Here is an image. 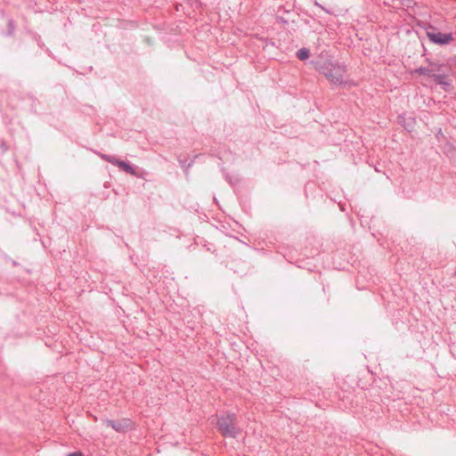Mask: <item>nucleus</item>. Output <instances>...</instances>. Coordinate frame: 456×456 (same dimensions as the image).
<instances>
[{"instance_id": "5", "label": "nucleus", "mask_w": 456, "mask_h": 456, "mask_svg": "<svg viewBox=\"0 0 456 456\" xmlns=\"http://www.w3.org/2000/svg\"><path fill=\"white\" fill-rule=\"evenodd\" d=\"M102 157L103 159H105L109 163H111V164L118 167L125 172H126L130 175H135L134 168L133 167H131L128 163L119 160V159H116L115 157L109 156V155H102Z\"/></svg>"}, {"instance_id": "2", "label": "nucleus", "mask_w": 456, "mask_h": 456, "mask_svg": "<svg viewBox=\"0 0 456 456\" xmlns=\"http://www.w3.org/2000/svg\"><path fill=\"white\" fill-rule=\"evenodd\" d=\"M236 417L233 413H227L218 418L217 427L224 436L236 437L240 430L234 426Z\"/></svg>"}, {"instance_id": "7", "label": "nucleus", "mask_w": 456, "mask_h": 456, "mask_svg": "<svg viewBox=\"0 0 456 456\" xmlns=\"http://www.w3.org/2000/svg\"><path fill=\"white\" fill-rule=\"evenodd\" d=\"M106 425L108 427L112 428L113 429H115L118 432H121L124 429L122 424L116 423L115 421H112V420H109V419L106 420Z\"/></svg>"}, {"instance_id": "9", "label": "nucleus", "mask_w": 456, "mask_h": 456, "mask_svg": "<svg viewBox=\"0 0 456 456\" xmlns=\"http://www.w3.org/2000/svg\"><path fill=\"white\" fill-rule=\"evenodd\" d=\"M67 456H84L80 452H70Z\"/></svg>"}, {"instance_id": "1", "label": "nucleus", "mask_w": 456, "mask_h": 456, "mask_svg": "<svg viewBox=\"0 0 456 456\" xmlns=\"http://www.w3.org/2000/svg\"><path fill=\"white\" fill-rule=\"evenodd\" d=\"M321 72L333 85H342L346 82L345 77L346 70L344 66L326 62L321 68Z\"/></svg>"}, {"instance_id": "4", "label": "nucleus", "mask_w": 456, "mask_h": 456, "mask_svg": "<svg viewBox=\"0 0 456 456\" xmlns=\"http://www.w3.org/2000/svg\"><path fill=\"white\" fill-rule=\"evenodd\" d=\"M444 66L440 71L433 72L431 77L437 85L441 86L444 90L449 91L452 86V79L449 75L444 72Z\"/></svg>"}, {"instance_id": "6", "label": "nucleus", "mask_w": 456, "mask_h": 456, "mask_svg": "<svg viewBox=\"0 0 456 456\" xmlns=\"http://www.w3.org/2000/svg\"><path fill=\"white\" fill-rule=\"evenodd\" d=\"M443 67V64H431L429 68H419L415 69L414 72L419 75H427L431 77L433 72L440 71Z\"/></svg>"}, {"instance_id": "3", "label": "nucleus", "mask_w": 456, "mask_h": 456, "mask_svg": "<svg viewBox=\"0 0 456 456\" xmlns=\"http://www.w3.org/2000/svg\"><path fill=\"white\" fill-rule=\"evenodd\" d=\"M427 36L429 40L438 45H447L453 41V36L451 33H442L432 29L427 32Z\"/></svg>"}, {"instance_id": "8", "label": "nucleus", "mask_w": 456, "mask_h": 456, "mask_svg": "<svg viewBox=\"0 0 456 456\" xmlns=\"http://www.w3.org/2000/svg\"><path fill=\"white\" fill-rule=\"evenodd\" d=\"M297 56L299 60L305 61L309 57V51L306 48H301L298 50Z\"/></svg>"}]
</instances>
